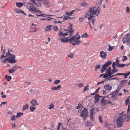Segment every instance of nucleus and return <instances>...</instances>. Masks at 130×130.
<instances>
[{"mask_svg":"<svg viewBox=\"0 0 130 130\" xmlns=\"http://www.w3.org/2000/svg\"><path fill=\"white\" fill-rule=\"evenodd\" d=\"M76 38V36H73L71 37L70 39H68V41L70 42V43H72L73 42L72 41H74V40Z\"/></svg>","mask_w":130,"mask_h":130,"instance_id":"obj_22","label":"nucleus"},{"mask_svg":"<svg viewBox=\"0 0 130 130\" xmlns=\"http://www.w3.org/2000/svg\"><path fill=\"white\" fill-rule=\"evenodd\" d=\"M94 108H93L90 111V119L91 120V126L93 125L94 124V122L93 121V116L95 114V113L94 112ZM91 125V124L90 123V126Z\"/></svg>","mask_w":130,"mask_h":130,"instance_id":"obj_8","label":"nucleus"},{"mask_svg":"<svg viewBox=\"0 0 130 130\" xmlns=\"http://www.w3.org/2000/svg\"><path fill=\"white\" fill-rule=\"evenodd\" d=\"M30 103L33 106H36L37 105H38L39 104L38 103L37 101L35 99H32L30 101Z\"/></svg>","mask_w":130,"mask_h":130,"instance_id":"obj_12","label":"nucleus"},{"mask_svg":"<svg viewBox=\"0 0 130 130\" xmlns=\"http://www.w3.org/2000/svg\"><path fill=\"white\" fill-rule=\"evenodd\" d=\"M15 71V70L12 69L9 70V72L10 73H13Z\"/></svg>","mask_w":130,"mask_h":130,"instance_id":"obj_35","label":"nucleus"},{"mask_svg":"<svg viewBox=\"0 0 130 130\" xmlns=\"http://www.w3.org/2000/svg\"><path fill=\"white\" fill-rule=\"evenodd\" d=\"M5 78L7 79V80L9 82L12 78V77L11 76L6 75L5 76Z\"/></svg>","mask_w":130,"mask_h":130,"instance_id":"obj_24","label":"nucleus"},{"mask_svg":"<svg viewBox=\"0 0 130 130\" xmlns=\"http://www.w3.org/2000/svg\"><path fill=\"white\" fill-rule=\"evenodd\" d=\"M31 1L33 3V4H32L31 2L28 3L27 5V8L29 11L31 12H41L40 10H37L36 8L33 5L34 4L38 7H41L42 4L40 2H36V0H31Z\"/></svg>","mask_w":130,"mask_h":130,"instance_id":"obj_2","label":"nucleus"},{"mask_svg":"<svg viewBox=\"0 0 130 130\" xmlns=\"http://www.w3.org/2000/svg\"><path fill=\"white\" fill-rule=\"evenodd\" d=\"M116 65H117V66H118L119 65V60H118V59L116 60Z\"/></svg>","mask_w":130,"mask_h":130,"instance_id":"obj_63","label":"nucleus"},{"mask_svg":"<svg viewBox=\"0 0 130 130\" xmlns=\"http://www.w3.org/2000/svg\"><path fill=\"white\" fill-rule=\"evenodd\" d=\"M7 103V102H2L0 104V105L1 106H2V104L5 105Z\"/></svg>","mask_w":130,"mask_h":130,"instance_id":"obj_58","label":"nucleus"},{"mask_svg":"<svg viewBox=\"0 0 130 130\" xmlns=\"http://www.w3.org/2000/svg\"><path fill=\"white\" fill-rule=\"evenodd\" d=\"M77 85L79 88L82 87H83L84 84L82 83H80L77 84Z\"/></svg>","mask_w":130,"mask_h":130,"instance_id":"obj_36","label":"nucleus"},{"mask_svg":"<svg viewBox=\"0 0 130 130\" xmlns=\"http://www.w3.org/2000/svg\"><path fill=\"white\" fill-rule=\"evenodd\" d=\"M19 13H21L25 15H26V14L24 12V11L23 10H22L21 9H20V10L19 11Z\"/></svg>","mask_w":130,"mask_h":130,"instance_id":"obj_45","label":"nucleus"},{"mask_svg":"<svg viewBox=\"0 0 130 130\" xmlns=\"http://www.w3.org/2000/svg\"><path fill=\"white\" fill-rule=\"evenodd\" d=\"M123 75L124 76L125 78H127V76L130 75L129 72H128L126 74L123 73Z\"/></svg>","mask_w":130,"mask_h":130,"instance_id":"obj_34","label":"nucleus"},{"mask_svg":"<svg viewBox=\"0 0 130 130\" xmlns=\"http://www.w3.org/2000/svg\"><path fill=\"white\" fill-rule=\"evenodd\" d=\"M29 107L28 105L27 104H26L23 106V108L22 110L23 111H24L26 110Z\"/></svg>","mask_w":130,"mask_h":130,"instance_id":"obj_26","label":"nucleus"},{"mask_svg":"<svg viewBox=\"0 0 130 130\" xmlns=\"http://www.w3.org/2000/svg\"><path fill=\"white\" fill-rule=\"evenodd\" d=\"M54 30L55 31H57L58 30V28L57 26H55L53 28Z\"/></svg>","mask_w":130,"mask_h":130,"instance_id":"obj_51","label":"nucleus"},{"mask_svg":"<svg viewBox=\"0 0 130 130\" xmlns=\"http://www.w3.org/2000/svg\"><path fill=\"white\" fill-rule=\"evenodd\" d=\"M100 56L103 59H105L107 55V53L103 51H101L100 54Z\"/></svg>","mask_w":130,"mask_h":130,"instance_id":"obj_14","label":"nucleus"},{"mask_svg":"<svg viewBox=\"0 0 130 130\" xmlns=\"http://www.w3.org/2000/svg\"><path fill=\"white\" fill-rule=\"evenodd\" d=\"M111 64V62L110 61H109L105 63L102 67V69L101 70V72L103 73L105 70L106 68L108 66L110 65Z\"/></svg>","mask_w":130,"mask_h":130,"instance_id":"obj_9","label":"nucleus"},{"mask_svg":"<svg viewBox=\"0 0 130 130\" xmlns=\"http://www.w3.org/2000/svg\"><path fill=\"white\" fill-rule=\"evenodd\" d=\"M13 68H14V69L15 70V71L17 69L20 68L21 67L20 66H18L17 65L15 64L13 66Z\"/></svg>","mask_w":130,"mask_h":130,"instance_id":"obj_29","label":"nucleus"},{"mask_svg":"<svg viewBox=\"0 0 130 130\" xmlns=\"http://www.w3.org/2000/svg\"><path fill=\"white\" fill-rule=\"evenodd\" d=\"M36 15L38 17H39V16L44 17L45 15H47L48 16H52V15H46L45 14H41L40 15L36 14Z\"/></svg>","mask_w":130,"mask_h":130,"instance_id":"obj_37","label":"nucleus"},{"mask_svg":"<svg viewBox=\"0 0 130 130\" xmlns=\"http://www.w3.org/2000/svg\"><path fill=\"white\" fill-rule=\"evenodd\" d=\"M104 88L107 90H110L112 89L111 86L108 84H106L104 86Z\"/></svg>","mask_w":130,"mask_h":130,"instance_id":"obj_18","label":"nucleus"},{"mask_svg":"<svg viewBox=\"0 0 130 130\" xmlns=\"http://www.w3.org/2000/svg\"><path fill=\"white\" fill-rule=\"evenodd\" d=\"M127 13H129L130 12V10L128 7H126V11Z\"/></svg>","mask_w":130,"mask_h":130,"instance_id":"obj_47","label":"nucleus"},{"mask_svg":"<svg viewBox=\"0 0 130 130\" xmlns=\"http://www.w3.org/2000/svg\"><path fill=\"white\" fill-rule=\"evenodd\" d=\"M130 107V103H129V104L128 106V108L127 110V112L128 113L129 111V110L130 109V108H129V107Z\"/></svg>","mask_w":130,"mask_h":130,"instance_id":"obj_62","label":"nucleus"},{"mask_svg":"<svg viewBox=\"0 0 130 130\" xmlns=\"http://www.w3.org/2000/svg\"><path fill=\"white\" fill-rule=\"evenodd\" d=\"M81 5L83 7H84L88 6V4L87 3L83 2L81 4Z\"/></svg>","mask_w":130,"mask_h":130,"instance_id":"obj_30","label":"nucleus"},{"mask_svg":"<svg viewBox=\"0 0 130 130\" xmlns=\"http://www.w3.org/2000/svg\"><path fill=\"white\" fill-rule=\"evenodd\" d=\"M75 11V10H72L70 12H66V13L69 16L72 15L73 13V12H74Z\"/></svg>","mask_w":130,"mask_h":130,"instance_id":"obj_28","label":"nucleus"},{"mask_svg":"<svg viewBox=\"0 0 130 130\" xmlns=\"http://www.w3.org/2000/svg\"><path fill=\"white\" fill-rule=\"evenodd\" d=\"M123 42L124 43H130V34H126L123 39Z\"/></svg>","mask_w":130,"mask_h":130,"instance_id":"obj_6","label":"nucleus"},{"mask_svg":"<svg viewBox=\"0 0 130 130\" xmlns=\"http://www.w3.org/2000/svg\"><path fill=\"white\" fill-rule=\"evenodd\" d=\"M23 114V113H21V112L17 113V115L16 116V118L19 117H20Z\"/></svg>","mask_w":130,"mask_h":130,"instance_id":"obj_42","label":"nucleus"},{"mask_svg":"<svg viewBox=\"0 0 130 130\" xmlns=\"http://www.w3.org/2000/svg\"><path fill=\"white\" fill-rule=\"evenodd\" d=\"M10 54H11L10 53L9 51L8 50V52L6 53V55L5 56H6V57H7V56L8 57L10 55Z\"/></svg>","mask_w":130,"mask_h":130,"instance_id":"obj_46","label":"nucleus"},{"mask_svg":"<svg viewBox=\"0 0 130 130\" xmlns=\"http://www.w3.org/2000/svg\"><path fill=\"white\" fill-rule=\"evenodd\" d=\"M102 96H100L98 94H96L94 96V98H95L94 102L95 103H96L99 101L101 99Z\"/></svg>","mask_w":130,"mask_h":130,"instance_id":"obj_11","label":"nucleus"},{"mask_svg":"<svg viewBox=\"0 0 130 130\" xmlns=\"http://www.w3.org/2000/svg\"><path fill=\"white\" fill-rule=\"evenodd\" d=\"M101 100V102L102 104H106V100L104 99L103 97H102Z\"/></svg>","mask_w":130,"mask_h":130,"instance_id":"obj_27","label":"nucleus"},{"mask_svg":"<svg viewBox=\"0 0 130 130\" xmlns=\"http://www.w3.org/2000/svg\"><path fill=\"white\" fill-rule=\"evenodd\" d=\"M85 125L87 126H89V121H87L85 123Z\"/></svg>","mask_w":130,"mask_h":130,"instance_id":"obj_48","label":"nucleus"},{"mask_svg":"<svg viewBox=\"0 0 130 130\" xmlns=\"http://www.w3.org/2000/svg\"><path fill=\"white\" fill-rule=\"evenodd\" d=\"M116 65V63L115 62H113V63L112 64V68H114V69H115V68H116V67H115V66Z\"/></svg>","mask_w":130,"mask_h":130,"instance_id":"obj_56","label":"nucleus"},{"mask_svg":"<svg viewBox=\"0 0 130 130\" xmlns=\"http://www.w3.org/2000/svg\"><path fill=\"white\" fill-rule=\"evenodd\" d=\"M15 119V116L14 115H13L11 118L12 120H14Z\"/></svg>","mask_w":130,"mask_h":130,"instance_id":"obj_52","label":"nucleus"},{"mask_svg":"<svg viewBox=\"0 0 130 130\" xmlns=\"http://www.w3.org/2000/svg\"><path fill=\"white\" fill-rule=\"evenodd\" d=\"M127 80H123L120 81V84L122 85L123 86L125 85L127 83Z\"/></svg>","mask_w":130,"mask_h":130,"instance_id":"obj_23","label":"nucleus"},{"mask_svg":"<svg viewBox=\"0 0 130 130\" xmlns=\"http://www.w3.org/2000/svg\"><path fill=\"white\" fill-rule=\"evenodd\" d=\"M33 106H31L30 107V111L32 112H34L36 108L35 107H34Z\"/></svg>","mask_w":130,"mask_h":130,"instance_id":"obj_31","label":"nucleus"},{"mask_svg":"<svg viewBox=\"0 0 130 130\" xmlns=\"http://www.w3.org/2000/svg\"><path fill=\"white\" fill-rule=\"evenodd\" d=\"M37 30V28L36 27V25H34V23H32L31 26L30 30L29 32H36Z\"/></svg>","mask_w":130,"mask_h":130,"instance_id":"obj_15","label":"nucleus"},{"mask_svg":"<svg viewBox=\"0 0 130 130\" xmlns=\"http://www.w3.org/2000/svg\"><path fill=\"white\" fill-rule=\"evenodd\" d=\"M16 5L19 8H20L22 7L23 6V4L22 3H18L17 2L16 3Z\"/></svg>","mask_w":130,"mask_h":130,"instance_id":"obj_25","label":"nucleus"},{"mask_svg":"<svg viewBox=\"0 0 130 130\" xmlns=\"http://www.w3.org/2000/svg\"><path fill=\"white\" fill-rule=\"evenodd\" d=\"M63 32L61 31H59V35L60 36H62Z\"/></svg>","mask_w":130,"mask_h":130,"instance_id":"obj_59","label":"nucleus"},{"mask_svg":"<svg viewBox=\"0 0 130 130\" xmlns=\"http://www.w3.org/2000/svg\"><path fill=\"white\" fill-rule=\"evenodd\" d=\"M67 31H69L71 36L72 35L73 30L72 29V25L71 23H70V25L68 26Z\"/></svg>","mask_w":130,"mask_h":130,"instance_id":"obj_13","label":"nucleus"},{"mask_svg":"<svg viewBox=\"0 0 130 130\" xmlns=\"http://www.w3.org/2000/svg\"><path fill=\"white\" fill-rule=\"evenodd\" d=\"M61 82V81L59 80H55L54 82V83L55 84H59Z\"/></svg>","mask_w":130,"mask_h":130,"instance_id":"obj_39","label":"nucleus"},{"mask_svg":"<svg viewBox=\"0 0 130 130\" xmlns=\"http://www.w3.org/2000/svg\"><path fill=\"white\" fill-rule=\"evenodd\" d=\"M15 56L13 54H10L8 57L4 59V60H2V63H5L8 61L10 63L12 64L15 63L17 62V61L15 60Z\"/></svg>","mask_w":130,"mask_h":130,"instance_id":"obj_3","label":"nucleus"},{"mask_svg":"<svg viewBox=\"0 0 130 130\" xmlns=\"http://www.w3.org/2000/svg\"><path fill=\"white\" fill-rule=\"evenodd\" d=\"M99 121H100V122L101 123H103V120H102V118L101 117V116H99Z\"/></svg>","mask_w":130,"mask_h":130,"instance_id":"obj_49","label":"nucleus"},{"mask_svg":"<svg viewBox=\"0 0 130 130\" xmlns=\"http://www.w3.org/2000/svg\"><path fill=\"white\" fill-rule=\"evenodd\" d=\"M20 9L18 8H16L15 10V13H19V12Z\"/></svg>","mask_w":130,"mask_h":130,"instance_id":"obj_53","label":"nucleus"},{"mask_svg":"<svg viewBox=\"0 0 130 130\" xmlns=\"http://www.w3.org/2000/svg\"><path fill=\"white\" fill-rule=\"evenodd\" d=\"M111 71V69L110 67H109L106 70V72L107 73L109 76L111 75L112 74L114 73V72L115 71H114V69H112Z\"/></svg>","mask_w":130,"mask_h":130,"instance_id":"obj_10","label":"nucleus"},{"mask_svg":"<svg viewBox=\"0 0 130 130\" xmlns=\"http://www.w3.org/2000/svg\"><path fill=\"white\" fill-rule=\"evenodd\" d=\"M120 89L121 88H119V87L115 91L113 92L111 94H108L107 97L108 98H109V97L111 96V98H115L118 94Z\"/></svg>","mask_w":130,"mask_h":130,"instance_id":"obj_7","label":"nucleus"},{"mask_svg":"<svg viewBox=\"0 0 130 130\" xmlns=\"http://www.w3.org/2000/svg\"><path fill=\"white\" fill-rule=\"evenodd\" d=\"M102 93L103 95H105L107 93V92L105 90H102Z\"/></svg>","mask_w":130,"mask_h":130,"instance_id":"obj_64","label":"nucleus"},{"mask_svg":"<svg viewBox=\"0 0 130 130\" xmlns=\"http://www.w3.org/2000/svg\"><path fill=\"white\" fill-rule=\"evenodd\" d=\"M103 0H101L96 2V6H97L96 7L95 6L90 8V23H92L93 25H94L95 19V18L92 19V18L98 16L100 13V7L101 5L102 1Z\"/></svg>","mask_w":130,"mask_h":130,"instance_id":"obj_1","label":"nucleus"},{"mask_svg":"<svg viewBox=\"0 0 130 130\" xmlns=\"http://www.w3.org/2000/svg\"><path fill=\"white\" fill-rule=\"evenodd\" d=\"M62 42H67L68 41V39L66 38H63L61 39H59Z\"/></svg>","mask_w":130,"mask_h":130,"instance_id":"obj_21","label":"nucleus"},{"mask_svg":"<svg viewBox=\"0 0 130 130\" xmlns=\"http://www.w3.org/2000/svg\"><path fill=\"white\" fill-rule=\"evenodd\" d=\"M68 34V32H65V33H63V34L62 35V36L63 37L65 36H67Z\"/></svg>","mask_w":130,"mask_h":130,"instance_id":"obj_57","label":"nucleus"},{"mask_svg":"<svg viewBox=\"0 0 130 130\" xmlns=\"http://www.w3.org/2000/svg\"><path fill=\"white\" fill-rule=\"evenodd\" d=\"M129 100L128 99H127L126 100L125 103H126V105H127V104L129 103Z\"/></svg>","mask_w":130,"mask_h":130,"instance_id":"obj_60","label":"nucleus"},{"mask_svg":"<svg viewBox=\"0 0 130 130\" xmlns=\"http://www.w3.org/2000/svg\"><path fill=\"white\" fill-rule=\"evenodd\" d=\"M43 3H44V4L45 5H48V3L47 1L46 0H44L43 1H42Z\"/></svg>","mask_w":130,"mask_h":130,"instance_id":"obj_44","label":"nucleus"},{"mask_svg":"<svg viewBox=\"0 0 130 130\" xmlns=\"http://www.w3.org/2000/svg\"><path fill=\"white\" fill-rule=\"evenodd\" d=\"M89 85H88L87 86H86L84 89L83 90V92L84 93L87 90H89V88L88 87Z\"/></svg>","mask_w":130,"mask_h":130,"instance_id":"obj_38","label":"nucleus"},{"mask_svg":"<svg viewBox=\"0 0 130 130\" xmlns=\"http://www.w3.org/2000/svg\"><path fill=\"white\" fill-rule=\"evenodd\" d=\"M68 56L71 58H73V54L72 53H71L70 55H68Z\"/></svg>","mask_w":130,"mask_h":130,"instance_id":"obj_50","label":"nucleus"},{"mask_svg":"<svg viewBox=\"0 0 130 130\" xmlns=\"http://www.w3.org/2000/svg\"><path fill=\"white\" fill-rule=\"evenodd\" d=\"M125 118V117H124L121 116H120L118 118L117 120V125L118 127H123L124 120Z\"/></svg>","mask_w":130,"mask_h":130,"instance_id":"obj_4","label":"nucleus"},{"mask_svg":"<svg viewBox=\"0 0 130 130\" xmlns=\"http://www.w3.org/2000/svg\"><path fill=\"white\" fill-rule=\"evenodd\" d=\"M126 65L125 64H119L118 66H117V67H123Z\"/></svg>","mask_w":130,"mask_h":130,"instance_id":"obj_40","label":"nucleus"},{"mask_svg":"<svg viewBox=\"0 0 130 130\" xmlns=\"http://www.w3.org/2000/svg\"><path fill=\"white\" fill-rule=\"evenodd\" d=\"M6 50L5 49H4L2 52V55L0 57V59L1 60H3V59L4 58H5L6 57V56H5L4 55L5 53Z\"/></svg>","mask_w":130,"mask_h":130,"instance_id":"obj_19","label":"nucleus"},{"mask_svg":"<svg viewBox=\"0 0 130 130\" xmlns=\"http://www.w3.org/2000/svg\"><path fill=\"white\" fill-rule=\"evenodd\" d=\"M100 66L99 64H98L96 65L95 66V71H96L97 70V69H100Z\"/></svg>","mask_w":130,"mask_h":130,"instance_id":"obj_41","label":"nucleus"},{"mask_svg":"<svg viewBox=\"0 0 130 130\" xmlns=\"http://www.w3.org/2000/svg\"><path fill=\"white\" fill-rule=\"evenodd\" d=\"M61 86L60 85L57 86L53 87H52L51 90L52 91L58 90L61 88Z\"/></svg>","mask_w":130,"mask_h":130,"instance_id":"obj_16","label":"nucleus"},{"mask_svg":"<svg viewBox=\"0 0 130 130\" xmlns=\"http://www.w3.org/2000/svg\"><path fill=\"white\" fill-rule=\"evenodd\" d=\"M82 107V104L81 103H79L77 106V107L76 108L78 109H79L81 108Z\"/></svg>","mask_w":130,"mask_h":130,"instance_id":"obj_43","label":"nucleus"},{"mask_svg":"<svg viewBox=\"0 0 130 130\" xmlns=\"http://www.w3.org/2000/svg\"><path fill=\"white\" fill-rule=\"evenodd\" d=\"M83 35H84V38L86 37H88L89 36V35H88L87 34V33L86 32Z\"/></svg>","mask_w":130,"mask_h":130,"instance_id":"obj_55","label":"nucleus"},{"mask_svg":"<svg viewBox=\"0 0 130 130\" xmlns=\"http://www.w3.org/2000/svg\"><path fill=\"white\" fill-rule=\"evenodd\" d=\"M52 27V25H51L47 26L46 27L45 30L46 31H49L51 29Z\"/></svg>","mask_w":130,"mask_h":130,"instance_id":"obj_20","label":"nucleus"},{"mask_svg":"<svg viewBox=\"0 0 130 130\" xmlns=\"http://www.w3.org/2000/svg\"><path fill=\"white\" fill-rule=\"evenodd\" d=\"M112 103V102L110 101L106 100V103L111 104Z\"/></svg>","mask_w":130,"mask_h":130,"instance_id":"obj_61","label":"nucleus"},{"mask_svg":"<svg viewBox=\"0 0 130 130\" xmlns=\"http://www.w3.org/2000/svg\"><path fill=\"white\" fill-rule=\"evenodd\" d=\"M103 77L104 78H106V77H107L108 76V75L106 74H103Z\"/></svg>","mask_w":130,"mask_h":130,"instance_id":"obj_54","label":"nucleus"},{"mask_svg":"<svg viewBox=\"0 0 130 130\" xmlns=\"http://www.w3.org/2000/svg\"><path fill=\"white\" fill-rule=\"evenodd\" d=\"M54 108V104L53 103L51 104L49 106L48 108L50 109H51L53 108Z\"/></svg>","mask_w":130,"mask_h":130,"instance_id":"obj_32","label":"nucleus"},{"mask_svg":"<svg viewBox=\"0 0 130 130\" xmlns=\"http://www.w3.org/2000/svg\"><path fill=\"white\" fill-rule=\"evenodd\" d=\"M100 88L99 87L98 89H97L93 93H92L91 94V95H94L96 93H97L98 92V91L99 90V89H100Z\"/></svg>","mask_w":130,"mask_h":130,"instance_id":"obj_33","label":"nucleus"},{"mask_svg":"<svg viewBox=\"0 0 130 130\" xmlns=\"http://www.w3.org/2000/svg\"><path fill=\"white\" fill-rule=\"evenodd\" d=\"M81 42L79 40L75 39L72 43V45L75 46L76 45L79 44Z\"/></svg>","mask_w":130,"mask_h":130,"instance_id":"obj_17","label":"nucleus"},{"mask_svg":"<svg viewBox=\"0 0 130 130\" xmlns=\"http://www.w3.org/2000/svg\"><path fill=\"white\" fill-rule=\"evenodd\" d=\"M87 110L86 108H84L81 111L80 116L83 118L84 121L86 120V117L88 116Z\"/></svg>","mask_w":130,"mask_h":130,"instance_id":"obj_5","label":"nucleus"}]
</instances>
